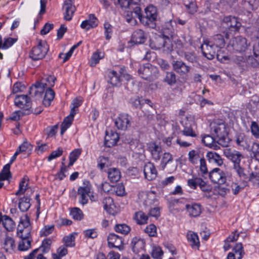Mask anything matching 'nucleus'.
Here are the masks:
<instances>
[{"label":"nucleus","mask_w":259,"mask_h":259,"mask_svg":"<svg viewBox=\"0 0 259 259\" xmlns=\"http://www.w3.org/2000/svg\"><path fill=\"white\" fill-rule=\"evenodd\" d=\"M225 45V41L222 34H216L203 41L200 48L204 56L209 60L214 58L217 52Z\"/></svg>","instance_id":"obj_1"},{"label":"nucleus","mask_w":259,"mask_h":259,"mask_svg":"<svg viewBox=\"0 0 259 259\" xmlns=\"http://www.w3.org/2000/svg\"><path fill=\"white\" fill-rule=\"evenodd\" d=\"M145 16L143 17L142 9L140 10V16L134 15L135 19L138 18L140 21L146 26L151 28H154L156 26L155 21L157 19V10L153 6H149L145 8Z\"/></svg>","instance_id":"obj_2"},{"label":"nucleus","mask_w":259,"mask_h":259,"mask_svg":"<svg viewBox=\"0 0 259 259\" xmlns=\"http://www.w3.org/2000/svg\"><path fill=\"white\" fill-rule=\"evenodd\" d=\"M250 46V42L244 37L238 36L232 38L228 47L233 52L239 54L245 53Z\"/></svg>","instance_id":"obj_3"},{"label":"nucleus","mask_w":259,"mask_h":259,"mask_svg":"<svg viewBox=\"0 0 259 259\" xmlns=\"http://www.w3.org/2000/svg\"><path fill=\"white\" fill-rule=\"evenodd\" d=\"M241 26L236 18L235 17L227 16L224 18L221 23L223 32L225 33L226 37L229 38V34L237 31Z\"/></svg>","instance_id":"obj_4"},{"label":"nucleus","mask_w":259,"mask_h":259,"mask_svg":"<svg viewBox=\"0 0 259 259\" xmlns=\"http://www.w3.org/2000/svg\"><path fill=\"white\" fill-rule=\"evenodd\" d=\"M211 134L218 139V142L222 144L227 135L226 125L221 121H213L210 124Z\"/></svg>","instance_id":"obj_5"},{"label":"nucleus","mask_w":259,"mask_h":259,"mask_svg":"<svg viewBox=\"0 0 259 259\" xmlns=\"http://www.w3.org/2000/svg\"><path fill=\"white\" fill-rule=\"evenodd\" d=\"M142 0H130L131 6L133 7L132 11H127L125 16L126 21L132 25H135L137 21L135 19L134 15L140 16L141 8V2Z\"/></svg>","instance_id":"obj_6"},{"label":"nucleus","mask_w":259,"mask_h":259,"mask_svg":"<svg viewBox=\"0 0 259 259\" xmlns=\"http://www.w3.org/2000/svg\"><path fill=\"white\" fill-rule=\"evenodd\" d=\"M49 51V46L45 41H39L38 45L33 48L30 53V58L38 60L45 57Z\"/></svg>","instance_id":"obj_7"},{"label":"nucleus","mask_w":259,"mask_h":259,"mask_svg":"<svg viewBox=\"0 0 259 259\" xmlns=\"http://www.w3.org/2000/svg\"><path fill=\"white\" fill-rule=\"evenodd\" d=\"M138 73L142 78L151 81L156 77L158 70L156 67L148 63L140 66Z\"/></svg>","instance_id":"obj_8"},{"label":"nucleus","mask_w":259,"mask_h":259,"mask_svg":"<svg viewBox=\"0 0 259 259\" xmlns=\"http://www.w3.org/2000/svg\"><path fill=\"white\" fill-rule=\"evenodd\" d=\"M224 155L233 163V165L240 164L241 160L244 158L243 155L239 151L230 148L224 150Z\"/></svg>","instance_id":"obj_9"},{"label":"nucleus","mask_w":259,"mask_h":259,"mask_svg":"<svg viewBox=\"0 0 259 259\" xmlns=\"http://www.w3.org/2000/svg\"><path fill=\"white\" fill-rule=\"evenodd\" d=\"M91 185L89 182L85 181L83 182V186L80 187L78 189V194L80 195L79 202L82 205H84L88 203V197L90 196L91 193Z\"/></svg>","instance_id":"obj_10"},{"label":"nucleus","mask_w":259,"mask_h":259,"mask_svg":"<svg viewBox=\"0 0 259 259\" xmlns=\"http://www.w3.org/2000/svg\"><path fill=\"white\" fill-rule=\"evenodd\" d=\"M209 178L214 183L223 184L226 181V177L224 171L219 168H215L209 173Z\"/></svg>","instance_id":"obj_11"},{"label":"nucleus","mask_w":259,"mask_h":259,"mask_svg":"<svg viewBox=\"0 0 259 259\" xmlns=\"http://www.w3.org/2000/svg\"><path fill=\"white\" fill-rule=\"evenodd\" d=\"M131 118L127 114H120L114 122L117 128L121 130H126L131 126Z\"/></svg>","instance_id":"obj_12"},{"label":"nucleus","mask_w":259,"mask_h":259,"mask_svg":"<svg viewBox=\"0 0 259 259\" xmlns=\"http://www.w3.org/2000/svg\"><path fill=\"white\" fill-rule=\"evenodd\" d=\"M139 201L145 206H150L153 204L156 199V196L153 192H141L138 194Z\"/></svg>","instance_id":"obj_13"},{"label":"nucleus","mask_w":259,"mask_h":259,"mask_svg":"<svg viewBox=\"0 0 259 259\" xmlns=\"http://www.w3.org/2000/svg\"><path fill=\"white\" fill-rule=\"evenodd\" d=\"M147 150L150 153L153 160L157 161L160 160L162 153L161 147L155 142H149L147 144Z\"/></svg>","instance_id":"obj_14"},{"label":"nucleus","mask_w":259,"mask_h":259,"mask_svg":"<svg viewBox=\"0 0 259 259\" xmlns=\"http://www.w3.org/2000/svg\"><path fill=\"white\" fill-rule=\"evenodd\" d=\"M171 64L173 70L181 76L186 75L190 71V67L182 61L174 60Z\"/></svg>","instance_id":"obj_15"},{"label":"nucleus","mask_w":259,"mask_h":259,"mask_svg":"<svg viewBox=\"0 0 259 259\" xmlns=\"http://www.w3.org/2000/svg\"><path fill=\"white\" fill-rule=\"evenodd\" d=\"M15 105L20 108L29 110L31 107L30 98L25 95H17L15 98Z\"/></svg>","instance_id":"obj_16"},{"label":"nucleus","mask_w":259,"mask_h":259,"mask_svg":"<svg viewBox=\"0 0 259 259\" xmlns=\"http://www.w3.org/2000/svg\"><path fill=\"white\" fill-rule=\"evenodd\" d=\"M74 0H66L64 3L63 7L65 10L64 18L66 21L72 19L73 14L76 10V8L73 5Z\"/></svg>","instance_id":"obj_17"},{"label":"nucleus","mask_w":259,"mask_h":259,"mask_svg":"<svg viewBox=\"0 0 259 259\" xmlns=\"http://www.w3.org/2000/svg\"><path fill=\"white\" fill-rule=\"evenodd\" d=\"M144 174L145 178L149 181H151L156 178L157 171L153 163L148 162L145 165Z\"/></svg>","instance_id":"obj_18"},{"label":"nucleus","mask_w":259,"mask_h":259,"mask_svg":"<svg viewBox=\"0 0 259 259\" xmlns=\"http://www.w3.org/2000/svg\"><path fill=\"white\" fill-rule=\"evenodd\" d=\"M175 25L176 22L172 20L167 21L162 25L161 33L163 37H172L174 35Z\"/></svg>","instance_id":"obj_19"},{"label":"nucleus","mask_w":259,"mask_h":259,"mask_svg":"<svg viewBox=\"0 0 259 259\" xmlns=\"http://www.w3.org/2000/svg\"><path fill=\"white\" fill-rule=\"evenodd\" d=\"M76 113V108L74 107H72L70 114L64 118L63 122L62 123L61 128V134L62 135L64 134V132L71 125L73 120L74 116Z\"/></svg>","instance_id":"obj_20"},{"label":"nucleus","mask_w":259,"mask_h":259,"mask_svg":"<svg viewBox=\"0 0 259 259\" xmlns=\"http://www.w3.org/2000/svg\"><path fill=\"white\" fill-rule=\"evenodd\" d=\"M131 246L133 251L135 254H138L143 251L145 246V242L141 239L134 237L132 241Z\"/></svg>","instance_id":"obj_21"},{"label":"nucleus","mask_w":259,"mask_h":259,"mask_svg":"<svg viewBox=\"0 0 259 259\" xmlns=\"http://www.w3.org/2000/svg\"><path fill=\"white\" fill-rule=\"evenodd\" d=\"M186 209L190 216L192 217H198L202 212L201 206L198 203L186 204Z\"/></svg>","instance_id":"obj_22"},{"label":"nucleus","mask_w":259,"mask_h":259,"mask_svg":"<svg viewBox=\"0 0 259 259\" xmlns=\"http://www.w3.org/2000/svg\"><path fill=\"white\" fill-rule=\"evenodd\" d=\"M98 25V20L94 14H90L89 16V19L83 21L80 25V27L86 30H88L91 28L96 27Z\"/></svg>","instance_id":"obj_23"},{"label":"nucleus","mask_w":259,"mask_h":259,"mask_svg":"<svg viewBox=\"0 0 259 259\" xmlns=\"http://www.w3.org/2000/svg\"><path fill=\"white\" fill-rule=\"evenodd\" d=\"M47 87V83L36 82L29 88V94H34L35 96H41L45 89Z\"/></svg>","instance_id":"obj_24"},{"label":"nucleus","mask_w":259,"mask_h":259,"mask_svg":"<svg viewBox=\"0 0 259 259\" xmlns=\"http://www.w3.org/2000/svg\"><path fill=\"white\" fill-rule=\"evenodd\" d=\"M204 157L198 150H192L188 153V160L192 164H197Z\"/></svg>","instance_id":"obj_25"},{"label":"nucleus","mask_w":259,"mask_h":259,"mask_svg":"<svg viewBox=\"0 0 259 259\" xmlns=\"http://www.w3.org/2000/svg\"><path fill=\"white\" fill-rule=\"evenodd\" d=\"M206 157L210 163H214L219 166L223 164V160L219 154L215 152H208L206 154Z\"/></svg>","instance_id":"obj_26"},{"label":"nucleus","mask_w":259,"mask_h":259,"mask_svg":"<svg viewBox=\"0 0 259 259\" xmlns=\"http://www.w3.org/2000/svg\"><path fill=\"white\" fill-rule=\"evenodd\" d=\"M131 40L136 44L144 43L145 40L144 31L141 29L135 31L132 34Z\"/></svg>","instance_id":"obj_27"},{"label":"nucleus","mask_w":259,"mask_h":259,"mask_svg":"<svg viewBox=\"0 0 259 259\" xmlns=\"http://www.w3.org/2000/svg\"><path fill=\"white\" fill-rule=\"evenodd\" d=\"M130 147L136 154L142 155L144 153L145 150L143 145L137 140L132 141L130 143Z\"/></svg>","instance_id":"obj_28"},{"label":"nucleus","mask_w":259,"mask_h":259,"mask_svg":"<svg viewBox=\"0 0 259 259\" xmlns=\"http://www.w3.org/2000/svg\"><path fill=\"white\" fill-rule=\"evenodd\" d=\"M241 55H233L231 57V62L234 63L238 65L244 67L246 66V56L241 54Z\"/></svg>","instance_id":"obj_29"},{"label":"nucleus","mask_w":259,"mask_h":259,"mask_svg":"<svg viewBox=\"0 0 259 259\" xmlns=\"http://www.w3.org/2000/svg\"><path fill=\"white\" fill-rule=\"evenodd\" d=\"M120 70V75L119 76L117 75L116 72L114 71V81H116V83H114V86L119 85L120 83V82L123 79H124L126 81H130L131 79V76H130V75L126 73L125 72L124 69L121 68Z\"/></svg>","instance_id":"obj_30"},{"label":"nucleus","mask_w":259,"mask_h":259,"mask_svg":"<svg viewBox=\"0 0 259 259\" xmlns=\"http://www.w3.org/2000/svg\"><path fill=\"white\" fill-rule=\"evenodd\" d=\"M3 247L6 252L12 253L15 248L14 240L11 237H7L3 244Z\"/></svg>","instance_id":"obj_31"},{"label":"nucleus","mask_w":259,"mask_h":259,"mask_svg":"<svg viewBox=\"0 0 259 259\" xmlns=\"http://www.w3.org/2000/svg\"><path fill=\"white\" fill-rule=\"evenodd\" d=\"M55 93L54 91L51 89L49 88L46 92L44 99L43 101V104L46 106H49L51 104V102L54 98Z\"/></svg>","instance_id":"obj_32"},{"label":"nucleus","mask_w":259,"mask_h":259,"mask_svg":"<svg viewBox=\"0 0 259 259\" xmlns=\"http://www.w3.org/2000/svg\"><path fill=\"white\" fill-rule=\"evenodd\" d=\"M3 225L8 231H12L15 228V224L10 217L4 215H3Z\"/></svg>","instance_id":"obj_33"},{"label":"nucleus","mask_w":259,"mask_h":259,"mask_svg":"<svg viewBox=\"0 0 259 259\" xmlns=\"http://www.w3.org/2000/svg\"><path fill=\"white\" fill-rule=\"evenodd\" d=\"M236 143L238 145L241 147L243 149H248L249 148L250 141L244 136L239 135L236 139Z\"/></svg>","instance_id":"obj_34"},{"label":"nucleus","mask_w":259,"mask_h":259,"mask_svg":"<svg viewBox=\"0 0 259 259\" xmlns=\"http://www.w3.org/2000/svg\"><path fill=\"white\" fill-rule=\"evenodd\" d=\"M104 209L110 214H113V209L112 206L113 205V199L111 197H105L103 201Z\"/></svg>","instance_id":"obj_35"},{"label":"nucleus","mask_w":259,"mask_h":259,"mask_svg":"<svg viewBox=\"0 0 259 259\" xmlns=\"http://www.w3.org/2000/svg\"><path fill=\"white\" fill-rule=\"evenodd\" d=\"M29 179L27 176H25L19 183V190L16 192V195L23 194L26 191Z\"/></svg>","instance_id":"obj_36"},{"label":"nucleus","mask_w":259,"mask_h":259,"mask_svg":"<svg viewBox=\"0 0 259 259\" xmlns=\"http://www.w3.org/2000/svg\"><path fill=\"white\" fill-rule=\"evenodd\" d=\"M188 240L191 243V246L198 248L200 245L199 238L196 233L190 232L187 234Z\"/></svg>","instance_id":"obj_37"},{"label":"nucleus","mask_w":259,"mask_h":259,"mask_svg":"<svg viewBox=\"0 0 259 259\" xmlns=\"http://www.w3.org/2000/svg\"><path fill=\"white\" fill-rule=\"evenodd\" d=\"M203 183V180L199 177L193 176L191 179H189L187 181V184L191 188L195 189L197 186H199L201 183Z\"/></svg>","instance_id":"obj_38"},{"label":"nucleus","mask_w":259,"mask_h":259,"mask_svg":"<svg viewBox=\"0 0 259 259\" xmlns=\"http://www.w3.org/2000/svg\"><path fill=\"white\" fill-rule=\"evenodd\" d=\"M11 165L7 164L3 167V170L0 172V181L9 180L11 178V174L10 170Z\"/></svg>","instance_id":"obj_39"},{"label":"nucleus","mask_w":259,"mask_h":259,"mask_svg":"<svg viewBox=\"0 0 259 259\" xmlns=\"http://www.w3.org/2000/svg\"><path fill=\"white\" fill-rule=\"evenodd\" d=\"M30 206V198L27 197L22 198L19 200V209L23 212L26 211Z\"/></svg>","instance_id":"obj_40"},{"label":"nucleus","mask_w":259,"mask_h":259,"mask_svg":"<svg viewBox=\"0 0 259 259\" xmlns=\"http://www.w3.org/2000/svg\"><path fill=\"white\" fill-rule=\"evenodd\" d=\"M135 220L138 224H145L147 222L148 217L143 212L139 211L135 213Z\"/></svg>","instance_id":"obj_41"},{"label":"nucleus","mask_w":259,"mask_h":259,"mask_svg":"<svg viewBox=\"0 0 259 259\" xmlns=\"http://www.w3.org/2000/svg\"><path fill=\"white\" fill-rule=\"evenodd\" d=\"M170 37H163V50L166 53L173 50V44L170 38Z\"/></svg>","instance_id":"obj_42"},{"label":"nucleus","mask_w":259,"mask_h":259,"mask_svg":"<svg viewBox=\"0 0 259 259\" xmlns=\"http://www.w3.org/2000/svg\"><path fill=\"white\" fill-rule=\"evenodd\" d=\"M32 150V146L27 142H24L17 150L19 154L23 152H26L27 155H29Z\"/></svg>","instance_id":"obj_43"},{"label":"nucleus","mask_w":259,"mask_h":259,"mask_svg":"<svg viewBox=\"0 0 259 259\" xmlns=\"http://www.w3.org/2000/svg\"><path fill=\"white\" fill-rule=\"evenodd\" d=\"M184 5L190 13L193 14L197 10L196 3L193 0H184Z\"/></svg>","instance_id":"obj_44"},{"label":"nucleus","mask_w":259,"mask_h":259,"mask_svg":"<svg viewBox=\"0 0 259 259\" xmlns=\"http://www.w3.org/2000/svg\"><path fill=\"white\" fill-rule=\"evenodd\" d=\"M116 232L123 235L127 234L131 231V228L125 224H117L114 227Z\"/></svg>","instance_id":"obj_45"},{"label":"nucleus","mask_w":259,"mask_h":259,"mask_svg":"<svg viewBox=\"0 0 259 259\" xmlns=\"http://www.w3.org/2000/svg\"><path fill=\"white\" fill-rule=\"evenodd\" d=\"M31 240L30 239H21L18 245V249L20 251H25L31 247Z\"/></svg>","instance_id":"obj_46"},{"label":"nucleus","mask_w":259,"mask_h":259,"mask_svg":"<svg viewBox=\"0 0 259 259\" xmlns=\"http://www.w3.org/2000/svg\"><path fill=\"white\" fill-rule=\"evenodd\" d=\"M25 222L30 223L29 218L27 215H25L23 217H22L21 218L20 222L18 226L17 235H21L22 236V232L24 231V229L26 227L25 226H24Z\"/></svg>","instance_id":"obj_47"},{"label":"nucleus","mask_w":259,"mask_h":259,"mask_svg":"<svg viewBox=\"0 0 259 259\" xmlns=\"http://www.w3.org/2000/svg\"><path fill=\"white\" fill-rule=\"evenodd\" d=\"M249 181L255 187L259 186V171H252L249 177Z\"/></svg>","instance_id":"obj_48"},{"label":"nucleus","mask_w":259,"mask_h":259,"mask_svg":"<svg viewBox=\"0 0 259 259\" xmlns=\"http://www.w3.org/2000/svg\"><path fill=\"white\" fill-rule=\"evenodd\" d=\"M104 56L100 52L97 51L95 52L91 58L90 61V65L92 67L95 66L99 62V61L103 58Z\"/></svg>","instance_id":"obj_49"},{"label":"nucleus","mask_w":259,"mask_h":259,"mask_svg":"<svg viewBox=\"0 0 259 259\" xmlns=\"http://www.w3.org/2000/svg\"><path fill=\"white\" fill-rule=\"evenodd\" d=\"M76 234H71L63 238V242L66 247H73L75 246V235Z\"/></svg>","instance_id":"obj_50"},{"label":"nucleus","mask_w":259,"mask_h":259,"mask_svg":"<svg viewBox=\"0 0 259 259\" xmlns=\"http://www.w3.org/2000/svg\"><path fill=\"white\" fill-rule=\"evenodd\" d=\"M81 153L80 149H76L73 150L69 155V163L68 166H71L77 159Z\"/></svg>","instance_id":"obj_51"},{"label":"nucleus","mask_w":259,"mask_h":259,"mask_svg":"<svg viewBox=\"0 0 259 259\" xmlns=\"http://www.w3.org/2000/svg\"><path fill=\"white\" fill-rule=\"evenodd\" d=\"M173 160V157L171 154L168 152H165L163 153L161 161V166L163 169H164L166 164Z\"/></svg>","instance_id":"obj_52"},{"label":"nucleus","mask_w":259,"mask_h":259,"mask_svg":"<svg viewBox=\"0 0 259 259\" xmlns=\"http://www.w3.org/2000/svg\"><path fill=\"white\" fill-rule=\"evenodd\" d=\"M24 226H25L26 227L24 229V231L22 232V236L21 235H17V236L21 239H29L31 230L30 223H28L27 222H25Z\"/></svg>","instance_id":"obj_53"},{"label":"nucleus","mask_w":259,"mask_h":259,"mask_svg":"<svg viewBox=\"0 0 259 259\" xmlns=\"http://www.w3.org/2000/svg\"><path fill=\"white\" fill-rule=\"evenodd\" d=\"M215 141L218 142V139H217L215 137L212 135L211 136L208 135H205L203 137L202 139V143H204L205 145L208 147L212 146L213 143Z\"/></svg>","instance_id":"obj_54"},{"label":"nucleus","mask_w":259,"mask_h":259,"mask_svg":"<svg viewBox=\"0 0 259 259\" xmlns=\"http://www.w3.org/2000/svg\"><path fill=\"white\" fill-rule=\"evenodd\" d=\"M105 35L106 40H109L112 37V26L108 22H105L104 25Z\"/></svg>","instance_id":"obj_55"},{"label":"nucleus","mask_w":259,"mask_h":259,"mask_svg":"<svg viewBox=\"0 0 259 259\" xmlns=\"http://www.w3.org/2000/svg\"><path fill=\"white\" fill-rule=\"evenodd\" d=\"M144 232L150 237H155L157 235V228L154 224H150L146 227Z\"/></svg>","instance_id":"obj_56"},{"label":"nucleus","mask_w":259,"mask_h":259,"mask_svg":"<svg viewBox=\"0 0 259 259\" xmlns=\"http://www.w3.org/2000/svg\"><path fill=\"white\" fill-rule=\"evenodd\" d=\"M164 80L169 85L174 84L176 82V75L173 72H167Z\"/></svg>","instance_id":"obj_57"},{"label":"nucleus","mask_w":259,"mask_h":259,"mask_svg":"<svg viewBox=\"0 0 259 259\" xmlns=\"http://www.w3.org/2000/svg\"><path fill=\"white\" fill-rule=\"evenodd\" d=\"M114 192L119 196H123L125 195V188L122 183H118L114 186Z\"/></svg>","instance_id":"obj_58"},{"label":"nucleus","mask_w":259,"mask_h":259,"mask_svg":"<svg viewBox=\"0 0 259 259\" xmlns=\"http://www.w3.org/2000/svg\"><path fill=\"white\" fill-rule=\"evenodd\" d=\"M114 248L122 250L124 249L123 239L118 236L114 234Z\"/></svg>","instance_id":"obj_59"},{"label":"nucleus","mask_w":259,"mask_h":259,"mask_svg":"<svg viewBox=\"0 0 259 259\" xmlns=\"http://www.w3.org/2000/svg\"><path fill=\"white\" fill-rule=\"evenodd\" d=\"M70 213L73 218L76 220H80L83 217L81 210L77 207L72 208Z\"/></svg>","instance_id":"obj_60"},{"label":"nucleus","mask_w":259,"mask_h":259,"mask_svg":"<svg viewBox=\"0 0 259 259\" xmlns=\"http://www.w3.org/2000/svg\"><path fill=\"white\" fill-rule=\"evenodd\" d=\"M235 253L238 255V259H241L244 254L242 244L241 243H237L233 248Z\"/></svg>","instance_id":"obj_61"},{"label":"nucleus","mask_w":259,"mask_h":259,"mask_svg":"<svg viewBox=\"0 0 259 259\" xmlns=\"http://www.w3.org/2000/svg\"><path fill=\"white\" fill-rule=\"evenodd\" d=\"M52 242V240L50 239L47 238L45 239L42 241V244L39 248V249H41V250L44 253L48 252L50 249V246Z\"/></svg>","instance_id":"obj_62"},{"label":"nucleus","mask_w":259,"mask_h":259,"mask_svg":"<svg viewBox=\"0 0 259 259\" xmlns=\"http://www.w3.org/2000/svg\"><path fill=\"white\" fill-rule=\"evenodd\" d=\"M118 3L122 9H127L128 11H133V7L131 6L130 0H118Z\"/></svg>","instance_id":"obj_63"},{"label":"nucleus","mask_w":259,"mask_h":259,"mask_svg":"<svg viewBox=\"0 0 259 259\" xmlns=\"http://www.w3.org/2000/svg\"><path fill=\"white\" fill-rule=\"evenodd\" d=\"M162 254L163 252L160 247L154 246L153 247L152 256L153 258L156 259H161Z\"/></svg>","instance_id":"obj_64"}]
</instances>
